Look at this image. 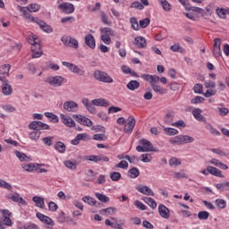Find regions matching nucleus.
Instances as JSON below:
<instances>
[{
  "label": "nucleus",
  "instance_id": "1",
  "mask_svg": "<svg viewBox=\"0 0 229 229\" xmlns=\"http://www.w3.org/2000/svg\"><path fill=\"white\" fill-rule=\"evenodd\" d=\"M140 144H141V146L139 145L136 147V150L139 153H146L148 151H152L154 153H157L158 151V149L153 147V143H151V141L146 139L140 140Z\"/></svg>",
  "mask_w": 229,
  "mask_h": 229
},
{
  "label": "nucleus",
  "instance_id": "2",
  "mask_svg": "<svg viewBox=\"0 0 229 229\" xmlns=\"http://www.w3.org/2000/svg\"><path fill=\"white\" fill-rule=\"evenodd\" d=\"M95 80L101 81L102 83H112L114 79L106 72H101L100 70H96L93 72Z\"/></svg>",
  "mask_w": 229,
  "mask_h": 229
},
{
  "label": "nucleus",
  "instance_id": "3",
  "mask_svg": "<svg viewBox=\"0 0 229 229\" xmlns=\"http://www.w3.org/2000/svg\"><path fill=\"white\" fill-rule=\"evenodd\" d=\"M61 40L63 44H64V46H67L68 47H72L73 49H78V47H80V45L78 44V39L72 37L64 36Z\"/></svg>",
  "mask_w": 229,
  "mask_h": 229
},
{
  "label": "nucleus",
  "instance_id": "4",
  "mask_svg": "<svg viewBox=\"0 0 229 229\" xmlns=\"http://www.w3.org/2000/svg\"><path fill=\"white\" fill-rule=\"evenodd\" d=\"M10 69H12V65L10 64H3L0 67V81L3 83H8V77L10 75Z\"/></svg>",
  "mask_w": 229,
  "mask_h": 229
},
{
  "label": "nucleus",
  "instance_id": "5",
  "mask_svg": "<svg viewBox=\"0 0 229 229\" xmlns=\"http://www.w3.org/2000/svg\"><path fill=\"white\" fill-rule=\"evenodd\" d=\"M64 67H67L71 72H73L74 74H78V76H84L85 71L80 69L76 64L69 62H63L62 63Z\"/></svg>",
  "mask_w": 229,
  "mask_h": 229
},
{
  "label": "nucleus",
  "instance_id": "6",
  "mask_svg": "<svg viewBox=\"0 0 229 229\" xmlns=\"http://www.w3.org/2000/svg\"><path fill=\"white\" fill-rule=\"evenodd\" d=\"M18 10L21 12V13H22L24 19L30 21V22L37 21V18L31 15V11H30V8L18 5Z\"/></svg>",
  "mask_w": 229,
  "mask_h": 229
},
{
  "label": "nucleus",
  "instance_id": "7",
  "mask_svg": "<svg viewBox=\"0 0 229 229\" xmlns=\"http://www.w3.org/2000/svg\"><path fill=\"white\" fill-rule=\"evenodd\" d=\"M194 142V138L188 135L176 136L173 141L174 144H191Z\"/></svg>",
  "mask_w": 229,
  "mask_h": 229
},
{
  "label": "nucleus",
  "instance_id": "8",
  "mask_svg": "<svg viewBox=\"0 0 229 229\" xmlns=\"http://www.w3.org/2000/svg\"><path fill=\"white\" fill-rule=\"evenodd\" d=\"M6 199H11L13 203H21L25 206L28 205V202H26V200L17 192L6 195Z\"/></svg>",
  "mask_w": 229,
  "mask_h": 229
},
{
  "label": "nucleus",
  "instance_id": "9",
  "mask_svg": "<svg viewBox=\"0 0 229 229\" xmlns=\"http://www.w3.org/2000/svg\"><path fill=\"white\" fill-rule=\"evenodd\" d=\"M64 80H65L62 76H54V77H49L47 80V83H49L52 87H61Z\"/></svg>",
  "mask_w": 229,
  "mask_h": 229
},
{
  "label": "nucleus",
  "instance_id": "10",
  "mask_svg": "<svg viewBox=\"0 0 229 229\" xmlns=\"http://www.w3.org/2000/svg\"><path fill=\"white\" fill-rule=\"evenodd\" d=\"M73 119H75L77 123H80V124H83V126H92V121L87 116H83L81 114H73Z\"/></svg>",
  "mask_w": 229,
  "mask_h": 229
},
{
  "label": "nucleus",
  "instance_id": "11",
  "mask_svg": "<svg viewBox=\"0 0 229 229\" xmlns=\"http://www.w3.org/2000/svg\"><path fill=\"white\" fill-rule=\"evenodd\" d=\"M60 117L63 124L66 125L68 128H74V126H76V123L71 116L62 114Z\"/></svg>",
  "mask_w": 229,
  "mask_h": 229
},
{
  "label": "nucleus",
  "instance_id": "12",
  "mask_svg": "<svg viewBox=\"0 0 229 229\" xmlns=\"http://www.w3.org/2000/svg\"><path fill=\"white\" fill-rule=\"evenodd\" d=\"M35 22L38 24V26H39L42 31H45V33H53V28L46 23V21L37 18Z\"/></svg>",
  "mask_w": 229,
  "mask_h": 229
},
{
  "label": "nucleus",
  "instance_id": "13",
  "mask_svg": "<svg viewBox=\"0 0 229 229\" xmlns=\"http://www.w3.org/2000/svg\"><path fill=\"white\" fill-rule=\"evenodd\" d=\"M64 109L66 112H76V110H78V103L74 101H66L64 103Z\"/></svg>",
  "mask_w": 229,
  "mask_h": 229
},
{
  "label": "nucleus",
  "instance_id": "14",
  "mask_svg": "<svg viewBox=\"0 0 229 229\" xmlns=\"http://www.w3.org/2000/svg\"><path fill=\"white\" fill-rule=\"evenodd\" d=\"M127 121L128 123L124 126L123 131L125 133H131V131H133V128H135V118L133 116H130Z\"/></svg>",
  "mask_w": 229,
  "mask_h": 229
},
{
  "label": "nucleus",
  "instance_id": "15",
  "mask_svg": "<svg viewBox=\"0 0 229 229\" xmlns=\"http://www.w3.org/2000/svg\"><path fill=\"white\" fill-rule=\"evenodd\" d=\"M85 44L90 49H96V38L92 34H88L85 36Z\"/></svg>",
  "mask_w": 229,
  "mask_h": 229
},
{
  "label": "nucleus",
  "instance_id": "16",
  "mask_svg": "<svg viewBox=\"0 0 229 229\" xmlns=\"http://www.w3.org/2000/svg\"><path fill=\"white\" fill-rule=\"evenodd\" d=\"M158 212L159 216H161V217H164V219H169L171 216L169 208H167V207H165L164 204H160L158 206Z\"/></svg>",
  "mask_w": 229,
  "mask_h": 229
},
{
  "label": "nucleus",
  "instance_id": "17",
  "mask_svg": "<svg viewBox=\"0 0 229 229\" xmlns=\"http://www.w3.org/2000/svg\"><path fill=\"white\" fill-rule=\"evenodd\" d=\"M59 8L64 12V13H72L74 12V4L69 3H62Z\"/></svg>",
  "mask_w": 229,
  "mask_h": 229
},
{
  "label": "nucleus",
  "instance_id": "18",
  "mask_svg": "<svg viewBox=\"0 0 229 229\" xmlns=\"http://www.w3.org/2000/svg\"><path fill=\"white\" fill-rule=\"evenodd\" d=\"M137 191L145 194V196H155V192L148 186L140 185L137 187Z\"/></svg>",
  "mask_w": 229,
  "mask_h": 229
},
{
  "label": "nucleus",
  "instance_id": "19",
  "mask_svg": "<svg viewBox=\"0 0 229 229\" xmlns=\"http://www.w3.org/2000/svg\"><path fill=\"white\" fill-rule=\"evenodd\" d=\"M201 109L195 108L192 111V115L195 117L196 121H199V123H207V118L201 114Z\"/></svg>",
  "mask_w": 229,
  "mask_h": 229
},
{
  "label": "nucleus",
  "instance_id": "20",
  "mask_svg": "<svg viewBox=\"0 0 229 229\" xmlns=\"http://www.w3.org/2000/svg\"><path fill=\"white\" fill-rule=\"evenodd\" d=\"M22 169H24L25 171H28L29 173H31V171H37V169H38L39 167H42L41 164H22L21 165Z\"/></svg>",
  "mask_w": 229,
  "mask_h": 229
},
{
  "label": "nucleus",
  "instance_id": "21",
  "mask_svg": "<svg viewBox=\"0 0 229 229\" xmlns=\"http://www.w3.org/2000/svg\"><path fill=\"white\" fill-rule=\"evenodd\" d=\"M95 106H110V102L105 98H97L91 101Z\"/></svg>",
  "mask_w": 229,
  "mask_h": 229
},
{
  "label": "nucleus",
  "instance_id": "22",
  "mask_svg": "<svg viewBox=\"0 0 229 229\" xmlns=\"http://www.w3.org/2000/svg\"><path fill=\"white\" fill-rule=\"evenodd\" d=\"M135 44L137 47H139V49H144V47L148 46V43L146 42V38L140 36L135 38Z\"/></svg>",
  "mask_w": 229,
  "mask_h": 229
},
{
  "label": "nucleus",
  "instance_id": "23",
  "mask_svg": "<svg viewBox=\"0 0 229 229\" xmlns=\"http://www.w3.org/2000/svg\"><path fill=\"white\" fill-rule=\"evenodd\" d=\"M2 92L4 96H11L12 92H13V89L8 82H4L2 85Z\"/></svg>",
  "mask_w": 229,
  "mask_h": 229
},
{
  "label": "nucleus",
  "instance_id": "24",
  "mask_svg": "<svg viewBox=\"0 0 229 229\" xmlns=\"http://www.w3.org/2000/svg\"><path fill=\"white\" fill-rule=\"evenodd\" d=\"M36 217H38V219H40L45 225H53V220L49 216L42 213H37Z\"/></svg>",
  "mask_w": 229,
  "mask_h": 229
},
{
  "label": "nucleus",
  "instance_id": "25",
  "mask_svg": "<svg viewBox=\"0 0 229 229\" xmlns=\"http://www.w3.org/2000/svg\"><path fill=\"white\" fill-rule=\"evenodd\" d=\"M208 173H209V174H212L213 176H218L219 178H223V174L221 170L217 169L216 167L208 165Z\"/></svg>",
  "mask_w": 229,
  "mask_h": 229
},
{
  "label": "nucleus",
  "instance_id": "26",
  "mask_svg": "<svg viewBox=\"0 0 229 229\" xmlns=\"http://www.w3.org/2000/svg\"><path fill=\"white\" fill-rule=\"evenodd\" d=\"M173 121H174V112L169 111L164 117L165 124H173Z\"/></svg>",
  "mask_w": 229,
  "mask_h": 229
},
{
  "label": "nucleus",
  "instance_id": "27",
  "mask_svg": "<svg viewBox=\"0 0 229 229\" xmlns=\"http://www.w3.org/2000/svg\"><path fill=\"white\" fill-rule=\"evenodd\" d=\"M115 212H117L115 208H106L99 210V214H102V216H114Z\"/></svg>",
  "mask_w": 229,
  "mask_h": 229
},
{
  "label": "nucleus",
  "instance_id": "28",
  "mask_svg": "<svg viewBox=\"0 0 229 229\" xmlns=\"http://www.w3.org/2000/svg\"><path fill=\"white\" fill-rule=\"evenodd\" d=\"M32 201H34V203H36V207H38L39 208H44V207H46L44 198L42 197H33Z\"/></svg>",
  "mask_w": 229,
  "mask_h": 229
},
{
  "label": "nucleus",
  "instance_id": "29",
  "mask_svg": "<svg viewBox=\"0 0 229 229\" xmlns=\"http://www.w3.org/2000/svg\"><path fill=\"white\" fill-rule=\"evenodd\" d=\"M82 201L84 203H87V205H89L90 207H96V205H98V200H96L94 198L90 196L83 197Z\"/></svg>",
  "mask_w": 229,
  "mask_h": 229
},
{
  "label": "nucleus",
  "instance_id": "30",
  "mask_svg": "<svg viewBox=\"0 0 229 229\" xmlns=\"http://www.w3.org/2000/svg\"><path fill=\"white\" fill-rule=\"evenodd\" d=\"M140 87V82L138 81H131L127 83V89L129 90H137Z\"/></svg>",
  "mask_w": 229,
  "mask_h": 229
},
{
  "label": "nucleus",
  "instance_id": "31",
  "mask_svg": "<svg viewBox=\"0 0 229 229\" xmlns=\"http://www.w3.org/2000/svg\"><path fill=\"white\" fill-rule=\"evenodd\" d=\"M142 199L147 203V205H148V207H150V208H157V201H155V199L150 197H143Z\"/></svg>",
  "mask_w": 229,
  "mask_h": 229
},
{
  "label": "nucleus",
  "instance_id": "32",
  "mask_svg": "<svg viewBox=\"0 0 229 229\" xmlns=\"http://www.w3.org/2000/svg\"><path fill=\"white\" fill-rule=\"evenodd\" d=\"M15 155L21 162H30V160H31V158H30L28 156H26V154H24L19 150L15 151Z\"/></svg>",
  "mask_w": 229,
  "mask_h": 229
},
{
  "label": "nucleus",
  "instance_id": "33",
  "mask_svg": "<svg viewBox=\"0 0 229 229\" xmlns=\"http://www.w3.org/2000/svg\"><path fill=\"white\" fill-rule=\"evenodd\" d=\"M101 33H105V35H107L108 37H115L117 33L112 30V28H102L100 29Z\"/></svg>",
  "mask_w": 229,
  "mask_h": 229
},
{
  "label": "nucleus",
  "instance_id": "34",
  "mask_svg": "<svg viewBox=\"0 0 229 229\" xmlns=\"http://www.w3.org/2000/svg\"><path fill=\"white\" fill-rule=\"evenodd\" d=\"M206 128L210 131L211 135H215L216 137H219V135H221V132L217 131V129L214 128L211 123H207Z\"/></svg>",
  "mask_w": 229,
  "mask_h": 229
},
{
  "label": "nucleus",
  "instance_id": "35",
  "mask_svg": "<svg viewBox=\"0 0 229 229\" xmlns=\"http://www.w3.org/2000/svg\"><path fill=\"white\" fill-rule=\"evenodd\" d=\"M100 17L103 24H106V26H110L112 24V21H110L108 15H106L105 12L100 11Z\"/></svg>",
  "mask_w": 229,
  "mask_h": 229
},
{
  "label": "nucleus",
  "instance_id": "36",
  "mask_svg": "<svg viewBox=\"0 0 229 229\" xmlns=\"http://www.w3.org/2000/svg\"><path fill=\"white\" fill-rule=\"evenodd\" d=\"M65 144H64L62 141H57L55 145V149H56V151L59 153H65Z\"/></svg>",
  "mask_w": 229,
  "mask_h": 229
},
{
  "label": "nucleus",
  "instance_id": "37",
  "mask_svg": "<svg viewBox=\"0 0 229 229\" xmlns=\"http://www.w3.org/2000/svg\"><path fill=\"white\" fill-rule=\"evenodd\" d=\"M140 174V172L137 167H132L128 171V175L130 178H137Z\"/></svg>",
  "mask_w": 229,
  "mask_h": 229
},
{
  "label": "nucleus",
  "instance_id": "38",
  "mask_svg": "<svg viewBox=\"0 0 229 229\" xmlns=\"http://www.w3.org/2000/svg\"><path fill=\"white\" fill-rule=\"evenodd\" d=\"M95 196L97 199H99V201H101L102 203H108V201H110V198H108L106 195L103 194V193H95Z\"/></svg>",
  "mask_w": 229,
  "mask_h": 229
},
{
  "label": "nucleus",
  "instance_id": "39",
  "mask_svg": "<svg viewBox=\"0 0 229 229\" xmlns=\"http://www.w3.org/2000/svg\"><path fill=\"white\" fill-rule=\"evenodd\" d=\"M159 4L165 12H171V4L167 0H159Z\"/></svg>",
  "mask_w": 229,
  "mask_h": 229
},
{
  "label": "nucleus",
  "instance_id": "40",
  "mask_svg": "<svg viewBox=\"0 0 229 229\" xmlns=\"http://www.w3.org/2000/svg\"><path fill=\"white\" fill-rule=\"evenodd\" d=\"M30 130L40 131V121H34L29 124Z\"/></svg>",
  "mask_w": 229,
  "mask_h": 229
},
{
  "label": "nucleus",
  "instance_id": "41",
  "mask_svg": "<svg viewBox=\"0 0 229 229\" xmlns=\"http://www.w3.org/2000/svg\"><path fill=\"white\" fill-rule=\"evenodd\" d=\"M198 217L199 219H200V221H207V219L210 217V213H208V211H199L198 213Z\"/></svg>",
  "mask_w": 229,
  "mask_h": 229
},
{
  "label": "nucleus",
  "instance_id": "42",
  "mask_svg": "<svg viewBox=\"0 0 229 229\" xmlns=\"http://www.w3.org/2000/svg\"><path fill=\"white\" fill-rule=\"evenodd\" d=\"M45 115L47 117V119H50V121L52 123H56L59 121L58 116L56 114H53V113L47 112V113H45Z\"/></svg>",
  "mask_w": 229,
  "mask_h": 229
},
{
  "label": "nucleus",
  "instance_id": "43",
  "mask_svg": "<svg viewBox=\"0 0 229 229\" xmlns=\"http://www.w3.org/2000/svg\"><path fill=\"white\" fill-rule=\"evenodd\" d=\"M42 132H40V131H33L30 133V139H31L32 140H38Z\"/></svg>",
  "mask_w": 229,
  "mask_h": 229
},
{
  "label": "nucleus",
  "instance_id": "44",
  "mask_svg": "<svg viewBox=\"0 0 229 229\" xmlns=\"http://www.w3.org/2000/svg\"><path fill=\"white\" fill-rule=\"evenodd\" d=\"M0 187L2 189H6L7 191H12L13 189V186L12 184L6 182V181L0 179Z\"/></svg>",
  "mask_w": 229,
  "mask_h": 229
},
{
  "label": "nucleus",
  "instance_id": "45",
  "mask_svg": "<svg viewBox=\"0 0 229 229\" xmlns=\"http://www.w3.org/2000/svg\"><path fill=\"white\" fill-rule=\"evenodd\" d=\"M27 8H29L30 10V13H37V12H38V10H40V4H29V6H27Z\"/></svg>",
  "mask_w": 229,
  "mask_h": 229
},
{
  "label": "nucleus",
  "instance_id": "46",
  "mask_svg": "<svg viewBox=\"0 0 229 229\" xmlns=\"http://www.w3.org/2000/svg\"><path fill=\"white\" fill-rule=\"evenodd\" d=\"M131 28H132V30H134V31H139L140 27H139V21H137V18L131 17Z\"/></svg>",
  "mask_w": 229,
  "mask_h": 229
},
{
  "label": "nucleus",
  "instance_id": "47",
  "mask_svg": "<svg viewBox=\"0 0 229 229\" xmlns=\"http://www.w3.org/2000/svg\"><path fill=\"white\" fill-rule=\"evenodd\" d=\"M28 42H29V44H31V46H33L37 42H40V39L38 38H37V36L30 34L28 37Z\"/></svg>",
  "mask_w": 229,
  "mask_h": 229
},
{
  "label": "nucleus",
  "instance_id": "48",
  "mask_svg": "<svg viewBox=\"0 0 229 229\" xmlns=\"http://www.w3.org/2000/svg\"><path fill=\"white\" fill-rule=\"evenodd\" d=\"M216 14L218 15V17H220V19H226V13H228L226 12V10H225V9H223V8H221V9L217 8V9L216 10Z\"/></svg>",
  "mask_w": 229,
  "mask_h": 229
},
{
  "label": "nucleus",
  "instance_id": "49",
  "mask_svg": "<svg viewBox=\"0 0 229 229\" xmlns=\"http://www.w3.org/2000/svg\"><path fill=\"white\" fill-rule=\"evenodd\" d=\"M170 49L171 51H174V53H178V51H180V53H183V48H182V47L180 46V43H176L171 46Z\"/></svg>",
  "mask_w": 229,
  "mask_h": 229
},
{
  "label": "nucleus",
  "instance_id": "50",
  "mask_svg": "<svg viewBox=\"0 0 229 229\" xmlns=\"http://www.w3.org/2000/svg\"><path fill=\"white\" fill-rule=\"evenodd\" d=\"M110 178L113 182H119V180L121 178V173L112 172V173H110Z\"/></svg>",
  "mask_w": 229,
  "mask_h": 229
},
{
  "label": "nucleus",
  "instance_id": "51",
  "mask_svg": "<svg viewBox=\"0 0 229 229\" xmlns=\"http://www.w3.org/2000/svg\"><path fill=\"white\" fill-rule=\"evenodd\" d=\"M150 87L154 90V92H158L159 94H164V88L160 87L159 85H157L155 83H151Z\"/></svg>",
  "mask_w": 229,
  "mask_h": 229
},
{
  "label": "nucleus",
  "instance_id": "52",
  "mask_svg": "<svg viewBox=\"0 0 229 229\" xmlns=\"http://www.w3.org/2000/svg\"><path fill=\"white\" fill-rule=\"evenodd\" d=\"M215 203L219 208H226V201L223 199H217Z\"/></svg>",
  "mask_w": 229,
  "mask_h": 229
},
{
  "label": "nucleus",
  "instance_id": "53",
  "mask_svg": "<svg viewBox=\"0 0 229 229\" xmlns=\"http://www.w3.org/2000/svg\"><path fill=\"white\" fill-rule=\"evenodd\" d=\"M164 131H165V133L167 135L173 136V135H178V130L174 129V128H165Z\"/></svg>",
  "mask_w": 229,
  "mask_h": 229
},
{
  "label": "nucleus",
  "instance_id": "54",
  "mask_svg": "<svg viewBox=\"0 0 229 229\" xmlns=\"http://www.w3.org/2000/svg\"><path fill=\"white\" fill-rule=\"evenodd\" d=\"M54 139H55V137H53V136L45 137L42 139V142H43V144H45V146H52Z\"/></svg>",
  "mask_w": 229,
  "mask_h": 229
},
{
  "label": "nucleus",
  "instance_id": "55",
  "mask_svg": "<svg viewBox=\"0 0 229 229\" xmlns=\"http://www.w3.org/2000/svg\"><path fill=\"white\" fill-rule=\"evenodd\" d=\"M169 165L171 167H173V165H182V161H180V159H178L177 157H172L169 160Z\"/></svg>",
  "mask_w": 229,
  "mask_h": 229
},
{
  "label": "nucleus",
  "instance_id": "56",
  "mask_svg": "<svg viewBox=\"0 0 229 229\" xmlns=\"http://www.w3.org/2000/svg\"><path fill=\"white\" fill-rule=\"evenodd\" d=\"M114 167L118 169H126L128 167V162L122 160L120 163L116 164Z\"/></svg>",
  "mask_w": 229,
  "mask_h": 229
},
{
  "label": "nucleus",
  "instance_id": "57",
  "mask_svg": "<svg viewBox=\"0 0 229 229\" xmlns=\"http://www.w3.org/2000/svg\"><path fill=\"white\" fill-rule=\"evenodd\" d=\"M131 8H136L137 10H142L144 5L139 1H135L131 4Z\"/></svg>",
  "mask_w": 229,
  "mask_h": 229
},
{
  "label": "nucleus",
  "instance_id": "58",
  "mask_svg": "<svg viewBox=\"0 0 229 229\" xmlns=\"http://www.w3.org/2000/svg\"><path fill=\"white\" fill-rule=\"evenodd\" d=\"M174 178H176V180H180L182 178H187V174L182 172H174Z\"/></svg>",
  "mask_w": 229,
  "mask_h": 229
},
{
  "label": "nucleus",
  "instance_id": "59",
  "mask_svg": "<svg viewBox=\"0 0 229 229\" xmlns=\"http://www.w3.org/2000/svg\"><path fill=\"white\" fill-rule=\"evenodd\" d=\"M149 22H150L149 18H145L140 21V26L143 29L148 28V26H149Z\"/></svg>",
  "mask_w": 229,
  "mask_h": 229
},
{
  "label": "nucleus",
  "instance_id": "60",
  "mask_svg": "<svg viewBox=\"0 0 229 229\" xmlns=\"http://www.w3.org/2000/svg\"><path fill=\"white\" fill-rule=\"evenodd\" d=\"M203 101H205V98L202 97H196L191 99V105H198V103H203Z\"/></svg>",
  "mask_w": 229,
  "mask_h": 229
},
{
  "label": "nucleus",
  "instance_id": "61",
  "mask_svg": "<svg viewBox=\"0 0 229 229\" xmlns=\"http://www.w3.org/2000/svg\"><path fill=\"white\" fill-rule=\"evenodd\" d=\"M101 40H102V42H104V44H106V45H109L112 42L110 36L106 35V34L101 36Z\"/></svg>",
  "mask_w": 229,
  "mask_h": 229
},
{
  "label": "nucleus",
  "instance_id": "62",
  "mask_svg": "<svg viewBox=\"0 0 229 229\" xmlns=\"http://www.w3.org/2000/svg\"><path fill=\"white\" fill-rule=\"evenodd\" d=\"M86 160H89V162H99L100 158L99 156L91 155L87 157Z\"/></svg>",
  "mask_w": 229,
  "mask_h": 229
},
{
  "label": "nucleus",
  "instance_id": "63",
  "mask_svg": "<svg viewBox=\"0 0 229 229\" xmlns=\"http://www.w3.org/2000/svg\"><path fill=\"white\" fill-rule=\"evenodd\" d=\"M2 108L8 113L15 112L17 109L10 105L3 106Z\"/></svg>",
  "mask_w": 229,
  "mask_h": 229
},
{
  "label": "nucleus",
  "instance_id": "64",
  "mask_svg": "<svg viewBox=\"0 0 229 229\" xmlns=\"http://www.w3.org/2000/svg\"><path fill=\"white\" fill-rule=\"evenodd\" d=\"M134 205H135V207H137V208H140V210H146V208H147L146 205H144L140 200H136L134 202Z\"/></svg>",
  "mask_w": 229,
  "mask_h": 229
}]
</instances>
